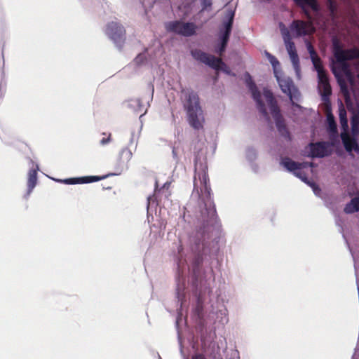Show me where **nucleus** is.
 Segmentation results:
<instances>
[{"instance_id":"obj_22","label":"nucleus","mask_w":359,"mask_h":359,"mask_svg":"<svg viewBox=\"0 0 359 359\" xmlns=\"http://www.w3.org/2000/svg\"><path fill=\"white\" fill-rule=\"evenodd\" d=\"M311 61L316 71L318 73V75L326 72V71L324 69L321 59L319 56L311 58Z\"/></svg>"},{"instance_id":"obj_27","label":"nucleus","mask_w":359,"mask_h":359,"mask_svg":"<svg viewBox=\"0 0 359 359\" xmlns=\"http://www.w3.org/2000/svg\"><path fill=\"white\" fill-rule=\"evenodd\" d=\"M339 115L340 122H341V124L342 125V126L348 127L347 118H346V111L344 107H341V109H339Z\"/></svg>"},{"instance_id":"obj_8","label":"nucleus","mask_w":359,"mask_h":359,"mask_svg":"<svg viewBox=\"0 0 359 359\" xmlns=\"http://www.w3.org/2000/svg\"><path fill=\"white\" fill-rule=\"evenodd\" d=\"M290 28L296 37L311 35L315 32V28L310 20H293Z\"/></svg>"},{"instance_id":"obj_4","label":"nucleus","mask_w":359,"mask_h":359,"mask_svg":"<svg viewBox=\"0 0 359 359\" xmlns=\"http://www.w3.org/2000/svg\"><path fill=\"white\" fill-rule=\"evenodd\" d=\"M191 55L196 60L208 65L215 70L222 69L226 73H229V72L224 68H226V65L221 58L216 57L199 49L192 50Z\"/></svg>"},{"instance_id":"obj_34","label":"nucleus","mask_w":359,"mask_h":359,"mask_svg":"<svg viewBox=\"0 0 359 359\" xmlns=\"http://www.w3.org/2000/svg\"><path fill=\"white\" fill-rule=\"evenodd\" d=\"M110 141H111V134L109 133V134L108 135V137H103V138L100 140V144H102V145H104V144H108Z\"/></svg>"},{"instance_id":"obj_33","label":"nucleus","mask_w":359,"mask_h":359,"mask_svg":"<svg viewBox=\"0 0 359 359\" xmlns=\"http://www.w3.org/2000/svg\"><path fill=\"white\" fill-rule=\"evenodd\" d=\"M308 184H309L312 187V189L316 194H320L321 190L316 183L309 182Z\"/></svg>"},{"instance_id":"obj_11","label":"nucleus","mask_w":359,"mask_h":359,"mask_svg":"<svg viewBox=\"0 0 359 359\" xmlns=\"http://www.w3.org/2000/svg\"><path fill=\"white\" fill-rule=\"evenodd\" d=\"M330 143L327 142H318L309 143L308 147L310 149V153L308 156L311 158H323L330 154L329 150Z\"/></svg>"},{"instance_id":"obj_36","label":"nucleus","mask_w":359,"mask_h":359,"mask_svg":"<svg viewBox=\"0 0 359 359\" xmlns=\"http://www.w3.org/2000/svg\"><path fill=\"white\" fill-rule=\"evenodd\" d=\"M299 164H301V165L299 166V169L306 168L309 166H310V167L313 166V163L303 162V163H299Z\"/></svg>"},{"instance_id":"obj_14","label":"nucleus","mask_w":359,"mask_h":359,"mask_svg":"<svg viewBox=\"0 0 359 359\" xmlns=\"http://www.w3.org/2000/svg\"><path fill=\"white\" fill-rule=\"evenodd\" d=\"M107 176H85L80 177L67 178L65 180H57V181L65 184H87L98 182L104 179Z\"/></svg>"},{"instance_id":"obj_17","label":"nucleus","mask_w":359,"mask_h":359,"mask_svg":"<svg viewBox=\"0 0 359 359\" xmlns=\"http://www.w3.org/2000/svg\"><path fill=\"white\" fill-rule=\"evenodd\" d=\"M332 53H333V55H334L337 62L339 65L338 68L340 70V72L344 73V74L346 76H347L348 78H349L351 80L352 75H351V69H350V65L347 62L348 60H339L338 52L337 50H335L334 49H332Z\"/></svg>"},{"instance_id":"obj_13","label":"nucleus","mask_w":359,"mask_h":359,"mask_svg":"<svg viewBox=\"0 0 359 359\" xmlns=\"http://www.w3.org/2000/svg\"><path fill=\"white\" fill-rule=\"evenodd\" d=\"M318 88L321 91L322 99L325 102L328 101L332 94V88L327 72L318 75Z\"/></svg>"},{"instance_id":"obj_24","label":"nucleus","mask_w":359,"mask_h":359,"mask_svg":"<svg viewBox=\"0 0 359 359\" xmlns=\"http://www.w3.org/2000/svg\"><path fill=\"white\" fill-rule=\"evenodd\" d=\"M327 121L329 128H330V131L336 132L337 131V124L334 121V118L330 111L328 112L327 114Z\"/></svg>"},{"instance_id":"obj_7","label":"nucleus","mask_w":359,"mask_h":359,"mask_svg":"<svg viewBox=\"0 0 359 359\" xmlns=\"http://www.w3.org/2000/svg\"><path fill=\"white\" fill-rule=\"evenodd\" d=\"M332 49L338 52L339 59L341 60H353L359 59V48L353 47L348 49H343L342 45L337 38L332 39ZM359 79V74H358Z\"/></svg>"},{"instance_id":"obj_31","label":"nucleus","mask_w":359,"mask_h":359,"mask_svg":"<svg viewBox=\"0 0 359 359\" xmlns=\"http://www.w3.org/2000/svg\"><path fill=\"white\" fill-rule=\"evenodd\" d=\"M202 311H203V306L200 304H198L197 306L195 308V313L198 316L199 318H202Z\"/></svg>"},{"instance_id":"obj_12","label":"nucleus","mask_w":359,"mask_h":359,"mask_svg":"<svg viewBox=\"0 0 359 359\" xmlns=\"http://www.w3.org/2000/svg\"><path fill=\"white\" fill-rule=\"evenodd\" d=\"M274 74L283 93L288 95L290 100H292V88L294 87L293 81L290 77L278 72L276 69H274Z\"/></svg>"},{"instance_id":"obj_6","label":"nucleus","mask_w":359,"mask_h":359,"mask_svg":"<svg viewBox=\"0 0 359 359\" xmlns=\"http://www.w3.org/2000/svg\"><path fill=\"white\" fill-rule=\"evenodd\" d=\"M168 32L184 36H191L196 34V25L193 22H184L180 20L169 22L166 25Z\"/></svg>"},{"instance_id":"obj_3","label":"nucleus","mask_w":359,"mask_h":359,"mask_svg":"<svg viewBox=\"0 0 359 359\" xmlns=\"http://www.w3.org/2000/svg\"><path fill=\"white\" fill-rule=\"evenodd\" d=\"M264 96L268 103L271 114L276 122L278 133L287 140L291 141V135L287 128L285 119L283 117L277 101L275 99L272 92L269 89H264Z\"/></svg>"},{"instance_id":"obj_23","label":"nucleus","mask_w":359,"mask_h":359,"mask_svg":"<svg viewBox=\"0 0 359 359\" xmlns=\"http://www.w3.org/2000/svg\"><path fill=\"white\" fill-rule=\"evenodd\" d=\"M327 6L330 13V15L334 18L337 11V6L334 0H327Z\"/></svg>"},{"instance_id":"obj_28","label":"nucleus","mask_w":359,"mask_h":359,"mask_svg":"<svg viewBox=\"0 0 359 359\" xmlns=\"http://www.w3.org/2000/svg\"><path fill=\"white\" fill-rule=\"evenodd\" d=\"M294 175L301 179L303 182H304L306 184H309L310 182L308 180L307 175L306 173L302 170V169L298 168L297 171L294 173Z\"/></svg>"},{"instance_id":"obj_29","label":"nucleus","mask_w":359,"mask_h":359,"mask_svg":"<svg viewBox=\"0 0 359 359\" xmlns=\"http://www.w3.org/2000/svg\"><path fill=\"white\" fill-rule=\"evenodd\" d=\"M306 45L307 50H308V52L310 54L311 59L313 58V57H315L316 56H318L317 53H316V51L314 49V47L313 46V45L311 44V42L307 41L306 42Z\"/></svg>"},{"instance_id":"obj_16","label":"nucleus","mask_w":359,"mask_h":359,"mask_svg":"<svg viewBox=\"0 0 359 359\" xmlns=\"http://www.w3.org/2000/svg\"><path fill=\"white\" fill-rule=\"evenodd\" d=\"M294 1L297 6L302 8L304 14L309 20L311 18V16L310 13L306 9H305V6L311 7V8L314 11H318V5L316 0H294Z\"/></svg>"},{"instance_id":"obj_32","label":"nucleus","mask_w":359,"mask_h":359,"mask_svg":"<svg viewBox=\"0 0 359 359\" xmlns=\"http://www.w3.org/2000/svg\"><path fill=\"white\" fill-rule=\"evenodd\" d=\"M145 60V56L144 54H139L135 58V62L137 65L142 64Z\"/></svg>"},{"instance_id":"obj_21","label":"nucleus","mask_w":359,"mask_h":359,"mask_svg":"<svg viewBox=\"0 0 359 359\" xmlns=\"http://www.w3.org/2000/svg\"><path fill=\"white\" fill-rule=\"evenodd\" d=\"M346 214H352L359 211V197L353 198L351 201L347 203L344 209Z\"/></svg>"},{"instance_id":"obj_35","label":"nucleus","mask_w":359,"mask_h":359,"mask_svg":"<svg viewBox=\"0 0 359 359\" xmlns=\"http://www.w3.org/2000/svg\"><path fill=\"white\" fill-rule=\"evenodd\" d=\"M210 358L212 359H223L220 353L218 351V352H216V353H212L210 354Z\"/></svg>"},{"instance_id":"obj_5","label":"nucleus","mask_w":359,"mask_h":359,"mask_svg":"<svg viewBox=\"0 0 359 359\" xmlns=\"http://www.w3.org/2000/svg\"><path fill=\"white\" fill-rule=\"evenodd\" d=\"M106 34L119 48L126 41V29L123 25L116 22H109L107 25Z\"/></svg>"},{"instance_id":"obj_37","label":"nucleus","mask_w":359,"mask_h":359,"mask_svg":"<svg viewBox=\"0 0 359 359\" xmlns=\"http://www.w3.org/2000/svg\"><path fill=\"white\" fill-rule=\"evenodd\" d=\"M192 359H206V358L201 353H197L192 356Z\"/></svg>"},{"instance_id":"obj_2","label":"nucleus","mask_w":359,"mask_h":359,"mask_svg":"<svg viewBox=\"0 0 359 359\" xmlns=\"http://www.w3.org/2000/svg\"><path fill=\"white\" fill-rule=\"evenodd\" d=\"M183 107L187 113L189 126L195 130H202L204 128L205 117L200 105L198 95L193 90L184 93Z\"/></svg>"},{"instance_id":"obj_15","label":"nucleus","mask_w":359,"mask_h":359,"mask_svg":"<svg viewBox=\"0 0 359 359\" xmlns=\"http://www.w3.org/2000/svg\"><path fill=\"white\" fill-rule=\"evenodd\" d=\"M341 138L346 151L351 153L354 151L359 154V145L354 137H351L348 132L344 131L341 133Z\"/></svg>"},{"instance_id":"obj_25","label":"nucleus","mask_w":359,"mask_h":359,"mask_svg":"<svg viewBox=\"0 0 359 359\" xmlns=\"http://www.w3.org/2000/svg\"><path fill=\"white\" fill-rule=\"evenodd\" d=\"M221 39H222V41H221L220 47H219V50L217 51V53L219 55H222V53L225 51L228 41L229 40V36H226L222 34Z\"/></svg>"},{"instance_id":"obj_18","label":"nucleus","mask_w":359,"mask_h":359,"mask_svg":"<svg viewBox=\"0 0 359 359\" xmlns=\"http://www.w3.org/2000/svg\"><path fill=\"white\" fill-rule=\"evenodd\" d=\"M332 71L337 79L341 93L344 95L346 99L349 97V90L346 80L343 78V76L339 74L335 67H332Z\"/></svg>"},{"instance_id":"obj_26","label":"nucleus","mask_w":359,"mask_h":359,"mask_svg":"<svg viewBox=\"0 0 359 359\" xmlns=\"http://www.w3.org/2000/svg\"><path fill=\"white\" fill-rule=\"evenodd\" d=\"M233 15H234V14L231 13L229 20L226 22H225V24H224L225 30L223 32V34L228 36H230V34L231 32Z\"/></svg>"},{"instance_id":"obj_20","label":"nucleus","mask_w":359,"mask_h":359,"mask_svg":"<svg viewBox=\"0 0 359 359\" xmlns=\"http://www.w3.org/2000/svg\"><path fill=\"white\" fill-rule=\"evenodd\" d=\"M37 182V170L35 169H31L28 172L27 178V194H29L34 188L35 187Z\"/></svg>"},{"instance_id":"obj_38","label":"nucleus","mask_w":359,"mask_h":359,"mask_svg":"<svg viewBox=\"0 0 359 359\" xmlns=\"http://www.w3.org/2000/svg\"><path fill=\"white\" fill-rule=\"evenodd\" d=\"M203 1V5L204 8H206L208 6H211V0H202Z\"/></svg>"},{"instance_id":"obj_19","label":"nucleus","mask_w":359,"mask_h":359,"mask_svg":"<svg viewBox=\"0 0 359 359\" xmlns=\"http://www.w3.org/2000/svg\"><path fill=\"white\" fill-rule=\"evenodd\" d=\"M281 165H283L288 171L292 172L293 174L299 168L301 164L299 162L292 161L289 157H284L281 160Z\"/></svg>"},{"instance_id":"obj_30","label":"nucleus","mask_w":359,"mask_h":359,"mask_svg":"<svg viewBox=\"0 0 359 359\" xmlns=\"http://www.w3.org/2000/svg\"><path fill=\"white\" fill-rule=\"evenodd\" d=\"M267 56L269 59V61L271 62V64L272 65V66L275 68L277 65H279V62L278 60H277V58L276 57H274L273 55H271L270 53H267Z\"/></svg>"},{"instance_id":"obj_10","label":"nucleus","mask_w":359,"mask_h":359,"mask_svg":"<svg viewBox=\"0 0 359 359\" xmlns=\"http://www.w3.org/2000/svg\"><path fill=\"white\" fill-rule=\"evenodd\" d=\"M248 86L249 90H250L252 97L256 102L257 109L264 116V117L269 121V116L268 114V112L266 111L265 104L264 102L262 100V96L261 93L258 90L256 84L252 81L251 78L250 77L249 81H247Z\"/></svg>"},{"instance_id":"obj_9","label":"nucleus","mask_w":359,"mask_h":359,"mask_svg":"<svg viewBox=\"0 0 359 359\" xmlns=\"http://www.w3.org/2000/svg\"><path fill=\"white\" fill-rule=\"evenodd\" d=\"M280 26L283 27L281 29V32L290 60L294 67H299V59L296 50L295 44L292 41L290 32L285 27L283 23H280Z\"/></svg>"},{"instance_id":"obj_1","label":"nucleus","mask_w":359,"mask_h":359,"mask_svg":"<svg viewBox=\"0 0 359 359\" xmlns=\"http://www.w3.org/2000/svg\"><path fill=\"white\" fill-rule=\"evenodd\" d=\"M195 193L204 203V209L201 210V216L203 219V231H209V227L214 226L217 224L218 216L215 205L210 198L211 188L208 174L204 170L198 172H195L193 194Z\"/></svg>"}]
</instances>
